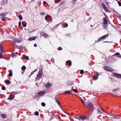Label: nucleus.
Listing matches in <instances>:
<instances>
[{
    "label": "nucleus",
    "mask_w": 121,
    "mask_h": 121,
    "mask_svg": "<svg viewBox=\"0 0 121 121\" xmlns=\"http://www.w3.org/2000/svg\"><path fill=\"white\" fill-rule=\"evenodd\" d=\"M109 33H108L107 35L102 36L101 38H98V40L96 41L95 42L97 43H98L101 40L106 39L108 37V36H109Z\"/></svg>",
    "instance_id": "f257e3e1"
},
{
    "label": "nucleus",
    "mask_w": 121,
    "mask_h": 121,
    "mask_svg": "<svg viewBox=\"0 0 121 121\" xmlns=\"http://www.w3.org/2000/svg\"><path fill=\"white\" fill-rule=\"evenodd\" d=\"M42 74V71L39 70L38 72L36 77L35 78V80H39L41 78Z\"/></svg>",
    "instance_id": "f03ea898"
},
{
    "label": "nucleus",
    "mask_w": 121,
    "mask_h": 121,
    "mask_svg": "<svg viewBox=\"0 0 121 121\" xmlns=\"http://www.w3.org/2000/svg\"><path fill=\"white\" fill-rule=\"evenodd\" d=\"M13 43H19L21 42L22 40V39L20 38L17 39L16 38H14L13 39Z\"/></svg>",
    "instance_id": "7ed1b4c3"
},
{
    "label": "nucleus",
    "mask_w": 121,
    "mask_h": 121,
    "mask_svg": "<svg viewBox=\"0 0 121 121\" xmlns=\"http://www.w3.org/2000/svg\"><path fill=\"white\" fill-rule=\"evenodd\" d=\"M79 120H84L85 119H88L89 118L87 116H80L79 117Z\"/></svg>",
    "instance_id": "20e7f679"
},
{
    "label": "nucleus",
    "mask_w": 121,
    "mask_h": 121,
    "mask_svg": "<svg viewBox=\"0 0 121 121\" xmlns=\"http://www.w3.org/2000/svg\"><path fill=\"white\" fill-rule=\"evenodd\" d=\"M104 69L105 70L109 71L111 72L113 71V69L112 68H111L110 67L108 66H105Z\"/></svg>",
    "instance_id": "39448f33"
},
{
    "label": "nucleus",
    "mask_w": 121,
    "mask_h": 121,
    "mask_svg": "<svg viewBox=\"0 0 121 121\" xmlns=\"http://www.w3.org/2000/svg\"><path fill=\"white\" fill-rule=\"evenodd\" d=\"M40 34L41 36H43L44 38L47 37L48 36V35L47 33H45L44 32L40 33Z\"/></svg>",
    "instance_id": "423d86ee"
},
{
    "label": "nucleus",
    "mask_w": 121,
    "mask_h": 121,
    "mask_svg": "<svg viewBox=\"0 0 121 121\" xmlns=\"http://www.w3.org/2000/svg\"><path fill=\"white\" fill-rule=\"evenodd\" d=\"M113 75L115 77L119 78H121V74H118L116 73H114Z\"/></svg>",
    "instance_id": "0eeeda50"
},
{
    "label": "nucleus",
    "mask_w": 121,
    "mask_h": 121,
    "mask_svg": "<svg viewBox=\"0 0 121 121\" xmlns=\"http://www.w3.org/2000/svg\"><path fill=\"white\" fill-rule=\"evenodd\" d=\"M102 5L105 11L108 12V10L107 8V7L104 3H102Z\"/></svg>",
    "instance_id": "6e6552de"
},
{
    "label": "nucleus",
    "mask_w": 121,
    "mask_h": 121,
    "mask_svg": "<svg viewBox=\"0 0 121 121\" xmlns=\"http://www.w3.org/2000/svg\"><path fill=\"white\" fill-rule=\"evenodd\" d=\"M102 5L105 11L108 12V10L107 8V7L104 3H102Z\"/></svg>",
    "instance_id": "1a4fd4ad"
},
{
    "label": "nucleus",
    "mask_w": 121,
    "mask_h": 121,
    "mask_svg": "<svg viewBox=\"0 0 121 121\" xmlns=\"http://www.w3.org/2000/svg\"><path fill=\"white\" fill-rule=\"evenodd\" d=\"M51 85L50 83H46V85H45V87L47 88H48L51 86Z\"/></svg>",
    "instance_id": "9d476101"
},
{
    "label": "nucleus",
    "mask_w": 121,
    "mask_h": 121,
    "mask_svg": "<svg viewBox=\"0 0 121 121\" xmlns=\"http://www.w3.org/2000/svg\"><path fill=\"white\" fill-rule=\"evenodd\" d=\"M66 65H67V64H68V65L69 66H70L71 65L72 62L70 60H69L66 61Z\"/></svg>",
    "instance_id": "9b49d317"
},
{
    "label": "nucleus",
    "mask_w": 121,
    "mask_h": 121,
    "mask_svg": "<svg viewBox=\"0 0 121 121\" xmlns=\"http://www.w3.org/2000/svg\"><path fill=\"white\" fill-rule=\"evenodd\" d=\"M38 95H44L45 93V92L44 91H41L38 93Z\"/></svg>",
    "instance_id": "f8f14e48"
},
{
    "label": "nucleus",
    "mask_w": 121,
    "mask_h": 121,
    "mask_svg": "<svg viewBox=\"0 0 121 121\" xmlns=\"http://www.w3.org/2000/svg\"><path fill=\"white\" fill-rule=\"evenodd\" d=\"M87 104L89 108H93V105L91 103L88 102L87 103Z\"/></svg>",
    "instance_id": "ddd939ff"
},
{
    "label": "nucleus",
    "mask_w": 121,
    "mask_h": 121,
    "mask_svg": "<svg viewBox=\"0 0 121 121\" xmlns=\"http://www.w3.org/2000/svg\"><path fill=\"white\" fill-rule=\"evenodd\" d=\"M98 75L97 74H96L94 75L93 77V80H96L98 78Z\"/></svg>",
    "instance_id": "4468645a"
},
{
    "label": "nucleus",
    "mask_w": 121,
    "mask_h": 121,
    "mask_svg": "<svg viewBox=\"0 0 121 121\" xmlns=\"http://www.w3.org/2000/svg\"><path fill=\"white\" fill-rule=\"evenodd\" d=\"M55 99L56 102L57 104L60 107V103L59 100L56 98H55Z\"/></svg>",
    "instance_id": "2eb2a0df"
},
{
    "label": "nucleus",
    "mask_w": 121,
    "mask_h": 121,
    "mask_svg": "<svg viewBox=\"0 0 121 121\" xmlns=\"http://www.w3.org/2000/svg\"><path fill=\"white\" fill-rule=\"evenodd\" d=\"M0 116L1 118L3 119H4L7 117L6 116L5 114H1Z\"/></svg>",
    "instance_id": "dca6fc26"
},
{
    "label": "nucleus",
    "mask_w": 121,
    "mask_h": 121,
    "mask_svg": "<svg viewBox=\"0 0 121 121\" xmlns=\"http://www.w3.org/2000/svg\"><path fill=\"white\" fill-rule=\"evenodd\" d=\"M103 20H104V24L105 25L107 24L108 23V21L107 19L105 17H104L103 18Z\"/></svg>",
    "instance_id": "f3484780"
},
{
    "label": "nucleus",
    "mask_w": 121,
    "mask_h": 121,
    "mask_svg": "<svg viewBox=\"0 0 121 121\" xmlns=\"http://www.w3.org/2000/svg\"><path fill=\"white\" fill-rule=\"evenodd\" d=\"M8 72L9 73V75L10 77H12V71L11 70H9Z\"/></svg>",
    "instance_id": "a211bd4d"
},
{
    "label": "nucleus",
    "mask_w": 121,
    "mask_h": 121,
    "mask_svg": "<svg viewBox=\"0 0 121 121\" xmlns=\"http://www.w3.org/2000/svg\"><path fill=\"white\" fill-rule=\"evenodd\" d=\"M36 38L35 37H30L28 40L30 41H32L35 40Z\"/></svg>",
    "instance_id": "6ab92c4d"
},
{
    "label": "nucleus",
    "mask_w": 121,
    "mask_h": 121,
    "mask_svg": "<svg viewBox=\"0 0 121 121\" xmlns=\"http://www.w3.org/2000/svg\"><path fill=\"white\" fill-rule=\"evenodd\" d=\"M72 92V91H71L70 90H67V91H65L64 92V94H69L71 93V92Z\"/></svg>",
    "instance_id": "aec40b11"
},
{
    "label": "nucleus",
    "mask_w": 121,
    "mask_h": 121,
    "mask_svg": "<svg viewBox=\"0 0 121 121\" xmlns=\"http://www.w3.org/2000/svg\"><path fill=\"white\" fill-rule=\"evenodd\" d=\"M97 113L99 114H103V113L98 108L97 109Z\"/></svg>",
    "instance_id": "412c9836"
},
{
    "label": "nucleus",
    "mask_w": 121,
    "mask_h": 121,
    "mask_svg": "<svg viewBox=\"0 0 121 121\" xmlns=\"http://www.w3.org/2000/svg\"><path fill=\"white\" fill-rule=\"evenodd\" d=\"M17 54L16 53H15V52H13L11 54V55L12 57H13L15 56H16V54Z\"/></svg>",
    "instance_id": "4be33fe9"
},
{
    "label": "nucleus",
    "mask_w": 121,
    "mask_h": 121,
    "mask_svg": "<svg viewBox=\"0 0 121 121\" xmlns=\"http://www.w3.org/2000/svg\"><path fill=\"white\" fill-rule=\"evenodd\" d=\"M48 17H49V18H50V15H46L45 17V19L46 20H47L48 18Z\"/></svg>",
    "instance_id": "5701e85b"
},
{
    "label": "nucleus",
    "mask_w": 121,
    "mask_h": 121,
    "mask_svg": "<svg viewBox=\"0 0 121 121\" xmlns=\"http://www.w3.org/2000/svg\"><path fill=\"white\" fill-rule=\"evenodd\" d=\"M24 23L25 22H22V25L23 27H25L26 26V24Z\"/></svg>",
    "instance_id": "b1692460"
},
{
    "label": "nucleus",
    "mask_w": 121,
    "mask_h": 121,
    "mask_svg": "<svg viewBox=\"0 0 121 121\" xmlns=\"http://www.w3.org/2000/svg\"><path fill=\"white\" fill-rule=\"evenodd\" d=\"M6 81H7L6 82L5 81V83L7 84H9L10 81L9 80H6Z\"/></svg>",
    "instance_id": "393cba45"
},
{
    "label": "nucleus",
    "mask_w": 121,
    "mask_h": 121,
    "mask_svg": "<svg viewBox=\"0 0 121 121\" xmlns=\"http://www.w3.org/2000/svg\"><path fill=\"white\" fill-rule=\"evenodd\" d=\"M65 2L64 1H62L61 3L59 4L60 6H61L62 5H64V4Z\"/></svg>",
    "instance_id": "a878e982"
},
{
    "label": "nucleus",
    "mask_w": 121,
    "mask_h": 121,
    "mask_svg": "<svg viewBox=\"0 0 121 121\" xmlns=\"http://www.w3.org/2000/svg\"><path fill=\"white\" fill-rule=\"evenodd\" d=\"M26 69V67L25 66H23L22 67V70H24Z\"/></svg>",
    "instance_id": "bb28decb"
},
{
    "label": "nucleus",
    "mask_w": 121,
    "mask_h": 121,
    "mask_svg": "<svg viewBox=\"0 0 121 121\" xmlns=\"http://www.w3.org/2000/svg\"><path fill=\"white\" fill-rule=\"evenodd\" d=\"M3 52H1L0 53V58H2L3 57Z\"/></svg>",
    "instance_id": "cd10ccee"
},
{
    "label": "nucleus",
    "mask_w": 121,
    "mask_h": 121,
    "mask_svg": "<svg viewBox=\"0 0 121 121\" xmlns=\"http://www.w3.org/2000/svg\"><path fill=\"white\" fill-rule=\"evenodd\" d=\"M6 2L4 1H3L1 3V4L2 5H4L6 4Z\"/></svg>",
    "instance_id": "c85d7f7f"
},
{
    "label": "nucleus",
    "mask_w": 121,
    "mask_h": 121,
    "mask_svg": "<svg viewBox=\"0 0 121 121\" xmlns=\"http://www.w3.org/2000/svg\"><path fill=\"white\" fill-rule=\"evenodd\" d=\"M120 53L119 52H117L114 55V56H118L120 55Z\"/></svg>",
    "instance_id": "c756f323"
},
{
    "label": "nucleus",
    "mask_w": 121,
    "mask_h": 121,
    "mask_svg": "<svg viewBox=\"0 0 121 121\" xmlns=\"http://www.w3.org/2000/svg\"><path fill=\"white\" fill-rule=\"evenodd\" d=\"M15 43H13V44L14 47H16L17 48H18V46Z\"/></svg>",
    "instance_id": "7c9ffc66"
},
{
    "label": "nucleus",
    "mask_w": 121,
    "mask_h": 121,
    "mask_svg": "<svg viewBox=\"0 0 121 121\" xmlns=\"http://www.w3.org/2000/svg\"><path fill=\"white\" fill-rule=\"evenodd\" d=\"M119 88H116V89H114L113 90V92H115L119 90Z\"/></svg>",
    "instance_id": "2f4dec72"
},
{
    "label": "nucleus",
    "mask_w": 121,
    "mask_h": 121,
    "mask_svg": "<svg viewBox=\"0 0 121 121\" xmlns=\"http://www.w3.org/2000/svg\"><path fill=\"white\" fill-rule=\"evenodd\" d=\"M18 17L20 20H21L22 19V17L21 15H20Z\"/></svg>",
    "instance_id": "473e14b6"
},
{
    "label": "nucleus",
    "mask_w": 121,
    "mask_h": 121,
    "mask_svg": "<svg viewBox=\"0 0 121 121\" xmlns=\"http://www.w3.org/2000/svg\"><path fill=\"white\" fill-rule=\"evenodd\" d=\"M84 73V71L82 70H80V73L81 74H82L83 73Z\"/></svg>",
    "instance_id": "72a5a7b5"
},
{
    "label": "nucleus",
    "mask_w": 121,
    "mask_h": 121,
    "mask_svg": "<svg viewBox=\"0 0 121 121\" xmlns=\"http://www.w3.org/2000/svg\"><path fill=\"white\" fill-rule=\"evenodd\" d=\"M41 105L42 106H45V104L44 102H42L41 103Z\"/></svg>",
    "instance_id": "f704fd0d"
},
{
    "label": "nucleus",
    "mask_w": 121,
    "mask_h": 121,
    "mask_svg": "<svg viewBox=\"0 0 121 121\" xmlns=\"http://www.w3.org/2000/svg\"><path fill=\"white\" fill-rule=\"evenodd\" d=\"M39 113L37 111H35V115L36 116H38L39 115Z\"/></svg>",
    "instance_id": "c9c22d12"
},
{
    "label": "nucleus",
    "mask_w": 121,
    "mask_h": 121,
    "mask_svg": "<svg viewBox=\"0 0 121 121\" xmlns=\"http://www.w3.org/2000/svg\"><path fill=\"white\" fill-rule=\"evenodd\" d=\"M76 0H73L72 3L73 4H75L76 2Z\"/></svg>",
    "instance_id": "e433bc0d"
},
{
    "label": "nucleus",
    "mask_w": 121,
    "mask_h": 121,
    "mask_svg": "<svg viewBox=\"0 0 121 121\" xmlns=\"http://www.w3.org/2000/svg\"><path fill=\"white\" fill-rule=\"evenodd\" d=\"M62 49V48L60 47H58L57 48V49L59 50H61Z\"/></svg>",
    "instance_id": "4c0bfd02"
},
{
    "label": "nucleus",
    "mask_w": 121,
    "mask_h": 121,
    "mask_svg": "<svg viewBox=\"0 0 121 121\" xmlns=\"http://www.w3.org/2000/svg\"><path fill=\"white\" fill-rule=\"evenodd\" d=\"M1 89H2V90H4L5 89V87L4 86H3L2 87Z\"/></svg>",
    "instance_id": "58836bf2"
},
{
    "label": "nucleus",
    "mask_w": 121,
    "mask_h": 121,
    "mask_svg": "<svg viewBox=\"0 0 121 121\" xmlns=\"http://www.w3.org/2000/svg\"><path fill=\"white\" fill-rule=\"evenodd\" d=\"M1 20L3 21H5V18L4 17H3L2 18H1Z\"/></svg>",
    "instance_id": "ea45409f"
},
{
    "label": "nucleus",
    "mask_w": 121,
    "mask_h": 121,
    "mask_svg": "<svg viewBox=\"0 0 121 121\" xmlns=\"http://www.w3.org/2000/svg\"><path fill=\"white\" fill-rule=\"evenodd\" d=\"M51 61L52 63H53L54 61V60L53 58H51Z\"/></svg>",
    "instance_id": "a19ab883"
},
{
    "label": "nucleus",
    "mask_w": 121,
    "mask_h": 121,
    "mask_svg": "<svg viewBox=\"0 0 121 121\" xmlns=\"http://www.w3.org/2000/svg\"><path fill=\"white\" fill-rule=\"evenodd\" d=\"M3 17H4V16L3 15L2 13L0 14V18H2Z\"/></svg>",
    "instance_id": "79ce46f5"
},
{
    "label": "nucleus",
    "mask_w": 121,
    "mask_h": 121,
    "mask_svg": "<svg viewBox=\"0 0 121 121\" xmlns=\"http://www.w3.org/2000/svg\"><path fill=\"white\" fill-rule=\"evenodd\" d=\"M34 71H33L29 75V77H30V76L32 75V74H33L34 73Z\"/></svg>",
    "instance_id": "37998d69"
},
{
    "label": "nucleus",
    "mask_w": 121,
    "mask_h": 121,
    "mask_svg": "<svg viewBox=\"0 0 121 121\" xmlns=\"http://www.w3.org/2000/svg\"><path fill=\"white\" fill-rule=\"evenodd\" d=\"M8 99L10 100H11L13 99V98L12 97H11V96L10 97H9L8 98Z\"/></svg>",
    "instance_id": "c03bdc74"
},
{
    "label": "nucleus",
    "mask_w": 121,
    "mask_h": 121,
    "mask_svg": "<svg viewBox=\"0 0 121 121\" xmlns=\"http://www.w3.org/2000/svg\"><path fill=\"white\" fill-rule=\"evenodd\" d=\"M0 52H2V47L1 45H0Z\"/></svg>",
    "instance_id": "a18cd8bd"
},
{
    "label": "nucleus",
    "mask_w": 121,
    "mask_h": 121,
    "mask_svg": "<svg viewBox=\"0 0 121 121\" xmlns=\"http://www.w3.org/2000/svg\"><path fill=\"white\" fill-rule=\"evenodd\" d=\"M20 93V92H14L13 93H12L13 94V93H14V95H15L17 94L18 93Z\"/></svg>",
    "instance_id": "49530a36"
},
{
    "label": "nucleus",
    "mask_w": 121,
    "mask_h": 121,
    "mask_svg": "<svg viewBox=\"0 0 121 121\" xmlns=\"http://www.w3.org/2000/svg\"><path fill=\"white\" fill-rule=\"evenodd\" d=\"M118 3L120 6H121V3L119 1H118Z\"/></svg>",
    "instance_id": "de8ad7c7"
},
{
    "label": "nucleus",
    "mask_w": 121,
    "mask_h": 121,
    "mask_svg": "<svg viewBox=\"0 0 121 121\" xmlns=\"http://www.w3.org/2000/svg\"><path fill=\"white\" fill-rule=\"evenodd\" d=\"M25 58L27 60H28L29 59V57L28 56H26L25 57Z\"/></svg>",
    "instance_id": "09e8293b"
},
{
    "label": "nucleus",
    "mask_w": 121,
    "mask_h": 121,
    "mask_svg": "<svg viewBox=\"0 0 121 121\" xmlns=\"http://www.w3.org/2000/svg\"><path fill=\"white\" fill-rule=\"evenodd\" d=\"M68 26V25L67 24H65V27H67Z\"/></svg>",
    "instance_id": "8fccbe9b"
},
{
    "label": "nucleus",
    "mask_w": 121,
    "mask_h": 121,
    "mask_svg": "<svg viewBox=\"0 0 121 121\" xmlns=\"http://www.w3.org/2000/svg\"><path fill=\"white\" fill-rule=\"evenodd\" d=\"M73 91L75 92H77V90L76 89H74L73 90Z\"/></svg>",
    "instance_id": "3c124183"
},
{
    "label": "nucleus",
    "mask_w": 121,
    "mask_h": 121,
    "mask_svg": "<svg viewBox=\"0 0 121 121\" xmlns=\"http://www.w3.org/2000/svg\"><path fill=\"white\" fill-rule=\"evenodd\" d=\"M2 14L4 16H6L7 14L6 13H2Z\"/></svg>",
    "instance_id": "603ef678"
},
{
    "label": "nucleus",
    "mask_w": 121,
    "mask_h": 121,
    "mask_svg": "<svg viewBox=\"0 0 121 121\" xmlns=\"http://www.w3.org/2000/svg\"><path fill=\"white\" fill-rule=\"evenodd\" d=\"M22 56L24 58H25V57L26 56L24 54H23L22 55Z\"/></svg>",
    "instance_id": "864d4df0"
},
{
    "label": "nucleus",
    "mask_w": 121,
    "mask_h": 121,
    "mask_svg": "<svg viewBox=\"0 0 121 121\" xmlns=\"http://www.w3.org/2000/svg\"><path fill=\"white\" fill-rule=\"evenodd\" d=\"M21 25V23L20 22H19L18 23V26H20Z\"/></svg>",
    "instance_id": "5fc2aeb1"
},
{
    "label": "nucleus",
    "mask_w": 121,
    "mask_h": 121,
    "mask_svg": "<svg viewBox=\"0 0 121 121\" xmlns=\"http://www.w3.org/2000/svg\"><path fill=\"white\" fill-rule=\"evenodd\" d=\"M80 99H81V101L83 103V104H84V103L83 100H82V98H81Z\"/></svg>",
    "instance_id": "6e6d98bb"
},
{
    "label": "nucleus",
    "mask_w": 121,
    "mask_h": 121,
    "mask_svg": "<svg viewBox=\"0 0 121 121\" xmlns=\"http://www.w3.org/2000/svg\"><path fill=\"white\" fill-rule=\"evenodd\" d=\"M117 57H118V58H121V55H120H120H119L118 56H117Z\"/></svg>",
    "instance_id": "4d7b16f0"
},
{
    "label": "nucleus",
    "mask_w": 121,
    "mask_h": 121,
    "mask_svg": "<svg viewBox=\"0 0 121 121\" xmlns=\"http://www.w3.org/2000/svg\"><path fill=\"white\" fill-rule=\"evenodd\" d=\"M34 46L35 47H36L37 46V45L35 43L34 44Z\"/></svg>",
    "instance_id": "13d9d810"
},
{
    "label": "nucleus",
    "mask_w": 121,
    "mask_h": 121,
    "mask_svg": "<svg viewBox=\"0 0 121 121\" xmlns=\"http://www.w3.org/2000/svg\"><path fill=\"white\" fill-rule=\"evenodd\" d=\"M45 14V13H41V15H43Z\"/></svg>",
    "instance_id": "bf43d9fd"
},
{
    "label": "nucleus",
    "mask_w": 121,
    "mask_h": 121,
    "mask_svg": "<svg viewBox=\"0 0 121 121\" xmlns=\"http://www.w3.org/2000/svg\"><path fill=\"white\" fill-rule=\"evenodd\" d=\"M37 69H35L33 71H34V73H35V72L36 71H37Z\"/></svg>",
    "instance_id": "052dcab7"
},
{
    "label": "nucleus",
    "mask_w": 121,
    "mask_h": 121,
    "mask_svg": "<svg viewBox=\"0 0 121 121\" xmlns=\"http://www.w3.org/2000/svg\"><path fill=\"white\" fill-rule=\"evenodd\" d=\"M106 118H111V117H109L108 116H106Z\"/></svg>",
    "instance_id": "680f3d73"
},
{
    "label": "nucleus",
    "mask_w": 121,
    "mask_h": 121,
    "mask_svg": "<svg viewBox=\"0 0 121 121\" xmlns=\"http://www.w3.org/2000/svg\"><path fill=\"white\" fill-rule=\"evenodd\" d=\"M74 117L75 118L78 119V120H79V117Z\"/></svg>",
    "instance_id": "e2e57ef3"
},
{
    "label": "nucleus",
    "mask_w": 121,
    "mask_h": 121,
    "mask_svg": "<svg viewBox=\"0 0 121 121\" xmlns=\"http://www.w3.org/2000/svg\"><path fill=\"white\" fill-rule=\"evenodd\" d=\"M43 3L44 4H45L46 3V2L45 1H44L43 2Z\"/></svg>",
    "instance_id": "0e129e2a"
},
{
    "label": "nucleus",
    "mask_w": 121,
    "mask_h": 121,
    "mask_svg": "<svg viewBox=\"0 0 121 121\" xmlns=\"http://www.w3.org/2000/svg\"><path fill=\"white\" fill-rule=\"evenodd\" d=\"M61 23H62V22H61V23H60L59 24H57L56 25V26H57V27L59 25H60V24H61Z\"/></svg>",
    "instance_id": "69168bd1"
},
{
    "label": "nucleus",
    "mask_w": 121,
    "mask_h": 121,
    "mask_svg": "<svg viewBox=\"0 0 121 121\" xmlns=\"http://www.w3.org/2000/svg\"><path fill=\"white\" fill-rule=\"evenodd\" d=\"M104 43H109V42L108 41H105L104 42Z\"/></svg>",
    "instance_id": "338daca9"
},
{
    "label": "nucleus",
    "mask_w": 121,
    "mask_h": 121,
    "mask_svg": "<svg viewBox=\"0 0 121 121\" xmlns=\"http://www.w3.org/2000/svg\"><path fill=\"white\" fill-rule=\"evenodd\" d=\"M101 109L103 112H105V111L102 108H101Z\"/></svg>",
    "instance_id": "774afa93"
}]
</instances>
